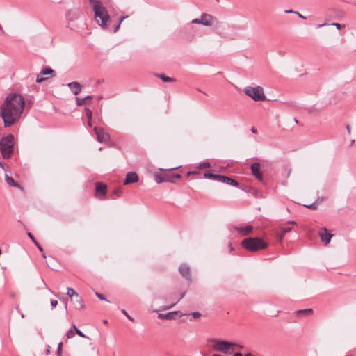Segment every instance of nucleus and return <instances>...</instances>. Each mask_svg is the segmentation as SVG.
<instances>
[{"label":"nucleus","mask_w":356,"mask_h":356,"mask_svg":"<svg viewBox=\"0 0 356 356\" xmlns=\"http://www.w3.org/2000/svg\"><path fill=\"white\" fill-rule=\"evenodd\" d=\"M25 106L24 97L17 93H10L0 106V116L4 127L13 125L20 119Z\"/></svg>","instance_id":"1"},{"label":"nucleus","mask_w":356,"mask_h":356,"mask_svg":"<svg viewBox=\"0 0 356 356\" xmlns=\"http://www.w3.org/2000/svg\"><path fill=\"white\" fill-rule=\"evenodd\" d=\"M94 13L95 22L102 28H106L111 20L107 9L98 0H90Z\"/></svg>","instance_id":"2"},{"label":"nucleus","mask_w":356,"mask_h":356,"mask_svg":"<svg viewBox=\"0 0 356 356\" xmlns=\"http://www.w3.org/2000/svg\"><path fill=\"white\" fill-rule=\"evenodd\" d=\"M244 93L255 102L266 99L263 87L260 86H248L243 89Z\"/></svg>","instance_id":"3"},{"label":"nucleus","mask_w":356,"mask_h":356,"mask_svg":"<svg viewBox=\"0 0 356 356\" xmlns=\"http://www.w3.org/2000/svg\"><path fill=\"white\" fill-rule=\"evenodd\" d=\"M241 245L243 248L250 252H254L265 249L267 244L259 238H248L242 241Z\"/></svg>","instance_id":"4"},{"label":"nucleus","mask_w":356,"mask_h":356,"mask_svg":"<svg viewBox=\"0 0 356 356\" xmlns=\"http://www.w3.org/2000/svg\"><path fill=\"white\" fill-rule=\"evenodd\" d=\"M14 146V137L11 134L1 138L0 141V149L3 157L8 159L11 156Z\"/></svg>","instance_id":"5"},{"label":"nucleus","mask_w":356,"mask_h":356,"mask_svg":"<svg viewBox=\"0 0 356 356\" xmlns=\"http://www.w3.org/2000/svg\"><path fill=\"white\" fill-rule=\"evenodd\" d=\"M234 346H236L238 348H243L240 345L225 341L214 340L213 341V348L216 351L222 352L225 354L230 353L232 351V348Z\"/></svg>","instance_id":"6"},{"label":"nucleus","mask_w":356,"mask_h":356,"mask_svg":"<svg viewBox=\"0 0 356 356\" xmlns=\"http://www.w3.org/2000/svg\"><path fill=\"white\" fill-rule=\"evenodd\" d=\"M204 177L207 179H211L217 180L218 181L225 183L229 185H233V186L238 185L237 182L235 180H234L228 177H225V176L214 175V174H212L210 172H206L204 174Z\"/></svg>","instance_id":"7"},{"label":"nucleus","mask_w":356,"mask_h":356,"mask_svg":"<svg viewBox=\"0 0 356 356\" xmlns=\"http://www.w3.org/2000/svg\"><path fill=\"white\" fill-rule=\"evenodd\" d=\"M95 132L97 135V140L100 143H108L110 139L109 134L102 128L95 127Z\"/></svg>","instance_id":"8"},{"label":"nucleus","mask_w":356,"mask_h":356,"mask_svg":"<svg viewBox=\"0 0 356 356\" xmlns=\"http://www.w3.org/2000/svg\"><path fill=\"white\" fill-rule=\"evenodd\" d=\"M54 70L51 68H45L42 70L40 74L37 76L36 81L38 83H41L44 80L47 79L49 76H54Z\"/></svg>","instance_id":"9"},{"label":"nucleus","mask_w":356,"mask_h":356,"mask_svg":"<svg viewBox=\"0 0 356 356\" xmlns=\"http://www.w3.org/2000/svg\"><path fill=\"white\" fill-rule=\"evenodd\" d=\"M202 24L206 26H210L214 24L216 19L210 14L204 13L201 15Z\"/></svg>","instance_id":"10"},{"label":"nucleus","mask_w":356,"mask_h":356,"mask_svg":"<svg viewBox=\"0 0 356 356\" xmlns=\"http://www.w3.org/2000/svg\"><path fill=\"white\" fill-rule=\"evenodd\" d=\"M139 180L138 175L134 172H129L127 174L124 181V185L136 183Z\"/></svg>","instance_id":"11"},{"label":"nucleus","mask_w":356,"mask_h":356,"mask_svg":"<svg viewBox=\"0 0 356 356\" xmlns=\"http://www.w3.org/2000/svg\"><path fill=\"white\" fill-rule=\"evenodd\" d=\"M319 236L321 237V241L326 245L330 242L331 238L332 237V234L329 233L326 228H322L321 229V231L319 232Z\"/></svg>","instance_id":"12"},{"label":"nucleus","mask_w":356,"mask_h":356,"mask_svg":"<svg viewBox=\"0 0 356 356\" xmlns=\"http://www.w3.org/2000/svg\"><path fill=\"white\" fill-rule=\"evenodd\" d=\"M154 177L156 183L160 184L162 182L171 181V178L166 173L154 172Z\"/></svg>","instance_id":"13"},{"label":"nucleus","mask_w":356,"mask_h":356,"mask_svg":"<svg viewBox=\"0 0 356 356\" xmlns=\"http://www.w3.org/2000/svg\"><path fill=\"white\" fill-rule=\"evenodd\" d=\"M106 192V186L103 184L97 183L95 188V195L99 198H103Z\"/></svg>","instance_id":"14"},{"label":"nucleus","mask_w":356,"mask_h":356,"mask_svg":"<svg viewBox=\"0 0 356 356\" xmlns=\"http://www.w3.org/2000/svg\"><path fill=\"white\" fill-rule=\"evenodd\" d=\"M252 174L259 180L262 179V175L259 171V165L258 163H253L251 166Z\"/></svg>","instance_id":"15"},{"label":"nucleus","mask_w":356,"mask_h":356,"mask_svg":"<svg viewBox=\"0 0 356 356\" xmlns=\"http://www.w3.org/2000/svg\"><path fill=\"white\" fill-rule=\"evenodd\" d=\"M74 307L77 309H81L84 307V305L83 302L82 298L79 296V295L76 296L74 298V301H72Z\"/></svg>","instance_id":"16"},{"label":"nucleus","mask_w":356,"mask_h":356,"mask_svg":"<svg viewBox=\"0 0 356 356\" xmlns=\"http://www.w3.org/2000/svg\"><path fill=\"white\" fill-rule=\"evenodd\" d=\"M68 86L74 95H77L81 92V86L77 82L70 83Z\"/></svg>","instance_id":"17"},{"label":"nucleus","mask_w":356,"mask_h":356,"mask_svg":"<svg viewBox=\"0 0 356 356\" xmlns=\"http://www.w3.org/2000/svg\"><path fill=\"white\" fill-rule=\"evenodd\" d=\"M236 229L241 236H246L250 234L253 229L251 225H246L244 228L236 227Z\"/></svg>","instance_id":"18"},{"label":"nucleus","mask_w":356,"mask_h":356,"mask_svg":"<svg viewBox=\"0 0 356 356\" xmlns=\"http://www.w3.org/2000/svg\"><path fill=\"white\" fill-rule=\"evenodd\" d=\"M5 180L6 181V183L10 186H15V187H18L20 189H22V188L21 186H19V185L18 184H17L12 177H10L8 175H5Z\"/></svg>","instance_id":"19"},{"label":"nucleus","mask_w":356,"mask_h":356,"mask_svg":"<svg viewBox=\"0 0 356 356\" xmlns=\"http://www.w3.org/2000/svg\"><path fill=\"white\" fill-rule=\"evenodd\" d=\"M47 264L49 266V267L53 270H56L57 268V261L55 260V259L52 257H49L48 259V260L47 261Z\"/></svg>","instance_id":"20"},{"label":"nucleus","mask_w":356,"mask_h":356,"mask_svg":"<svg viewBox=\"0 0 356 356\" xmlns=\"http://www.w3.org/2000/svg\"><path fill=\"white\" fill-rule=\"evenodd\" d=\"M67 294L70 298L71 301H74V298L79 295L72 288H67Z\"/></svg>","instance_id":"21"},{"label":"nucleus","mask_w":356,"mask_h":356,"mask_svg":"<svg viewBox=\"0 0 356 356\" xmlns=\"http://www.w3.org/2000/svg\"><path fill=\"white\" fill-rule=\"evenodd\" d=\"M179 270L184 277H187L189 274V268L185 265L181 266Z\"/></svg>","instance_id":"22"},{"label":"nucleus","mask_w":356,"mask_h":356,"mask_svg":"<svg viewBox=\"0 0 356 356\" xmlns=\"http://www.w3.org/2000/svg\"><path fill=\"white\" fill-rule=\"evenodd\" d=\"M280 230H281V232H282V236H280V241H282V238H283L284 235L286 233L289 232L291 230V228L289 226H288V225H284V226H283V227H282L280 228Z\"/></svg>","instance_id":"23"},{"label":"nucleus","mask_w":356,"mask_h":356,"mask_svg":"<svg viewBox=\"0 0 356 356\" xmlns=\"http://www.w3.org/2000/svg\"><path fill=\"white\" fill-rule=\"evenodd\" d=\"M313 313V310L312 309H306L298 311V314H305V315H310Z\"/></svg>","instance_id":"24"},{"label":"nucleus","mask_w":356,"mask_h":356,"mask_svg":"<svg viewBox=\"0 0 356 356\" xmlns=\"http://www.w3.org/2000/svg\"><path fill=\"white\" fill-rule=\"evenodd\" d=\"M73 328L75 330V333H76L78 335H79L80 337H83V338H85L86 336L85 334L81 331L79 330L74 324H73Z\"/></svg>","instance_id":"25"},{"label":"nucleus","mask_w":356,"mask_h":356,"mask_svg":"<svg viewBox=\"0 0 356 356\" xmlns=\"http://www.w3.org/2000/svg\"><path fill=\"white\" fill-rule=\"evenodd\" d=\"M86 116H87V118L89 121H91L92 120V112L91 110L88 109V108H86Z\"/></svg>","instance_id":"26"},{"label":"nucleus","mask_w":356,"mask_h":356,"mask_svg":"<svg viewBox=\"0 0 356 356\" xmlns=\"http://www.w3.org/2000/svg\"><path fill=\"white\" fill-rule=\"evenodd\" d=\"M66 336L68 339L73 338L75 336V330H70L67 331Z\"/></svg>","instance_id":"27"},{"label":"nucleus","mask_w":356,"mask_h":356,"mask_svg":"<svg viewBox=\"0 0 356 356\" xmlns=\"http://www.w3.org/2000/svg\"><path fill=\"white\" fill-rule=\"evenodd\" d=\"M209 167H210V163H208V162L201 163L199 165V168L200 169L207 168H209Z\"/></svg>","instance_id":"28"},{"label":"nucleus","mask_w":356,"mask_h":356,"mask_svg":"<svg viewBox=\"0 0 356 356\" xmlns=\"http://www.w3.org/2000/svg\"><path fill=\"white\" fill-rule=\"evenodd\" d=\"M76 102L78 105H83L86 103V99H84V98L81 99V98L76 97Z\"/></svg>","instance_id":"29"},{"label":"nucleus","mask_w":356,"mask_h":356,"mask_svg":"<svg viewBox=\"0 0 356 356\" xmlns=\"http://www.w3.org/2000/svg\"><path fill=\"white\" fill-rule=\"evenodd\" d=\"M160 77L161 78V79L165 81V82H169V81H172V79L170 78V77H168V76H165L164 75H161Z\"/></svg>","instance_id":"30"},{"label":"nucleus","mask_w":356,"mask_h":356,"mask_svg":"<svg viewBox=\"0 0 356 356\" xmlns=\"http://www.w3.org/2000/svg\"><path fill=\"white\" fill-rule=\"evenodd\" d=\"M193 24H202V22H201V17L200 19H194L192 20L191 22Z\"/></svg>","instance_id":"31"},{"label":"nucleus","mask_w":356,"mask_h":356,"mask_svg":"<svg viewBox=\"0 0 356 356\" xmlns=\"http://www.w3.org/2000/svg\"><path fill=\"white\" fill-rule=\"evenodd\" d=\"M192 316L194 318H198L200 316V314L198 312H193Z\"/></svg>","instance_id":"32"},{"label":"nucleus","mask_w":356,"mask_h":356,"mask_svg":"<svg viewBox=\"0 0 356 356\" xmlns=\"http://www.w3.org/2000/svg\"><path fill=\"white\" fill-rule=\"evenodd\" d=\"M51 305L53 308L56 307L58 305V301L56 300H51Z\"/></svg>","instance_id":"33"},{"label":"nucleus","mask_w":356,"mask_h":356,"mask_svg":"<svg viewBox=\"0 0 356 356\" xmlns=\"http://www.w3.org/2000/svg\"><path fill=\"white\" fill-rule=\"evenodd\" d=\"M330 25L334 26L339 30L341 29V24L339 23H332V24H330Z\"/></svg>","instance_id":"34"},{"label":"nucleus","mask_w":356,"mask_h":356,"mask_svg":"<svg viewBox=\"0 0 356 356\" xmlns=\"http://www.w3.org/2000/svg\"><path fill=\"white\" fill-rule=\"evenodd\" d=\"M120 25L121 24H120L119 22L118 23V24L115 26L114 28V32H117L118 31V29H120Z\"/></svg>","instance_id":"35"},{"label":"nucleus","mask_w":356,"mask_h":356,"mask_svg":"<svg viewBox=\"0 0 356 356\" xmlns=\"http://www.w3.org/2000/svg\"><path fill=\"white\" fill-rule=\"evenodd\" d=\"M96 296L102 300H105L106 299L103 297L102 295L98 293H96Z\"/></svg>","instance_id":"36"},{"label":"nucleus","mask_w":356,"mask_h":356,"mask_svg":"<svg viewBox=\"0 0 356 356\" xmlns=\"http://www.w3.org/2000/svg\"><path fill=\"white\" fill-rule=\"evenodd\" d=\"M127 17H128L127 16L121 17L119 19V23H120V24H122V22L125 19H127Z\"/></svg>","instance_id":"37"},{"label":"nucleus","mask_w":356,"mask_h":356,"mask_svg":"<svg viewBox=\"0 0 356 356\" xmlns=\"http://www.w3.org/2000/svg\"><path fill=\"white\" fill-rule=\"evenodd\" d=\"M122 313L129 318L130 319L131 321H133V319L128 315V314L127 313V312L125 310H122Z\"/></svg>","instance_id":"38"},{"label":"nucleus","mask_w":356,"mask_h":356,"mask_svg":"<svg viewBox=\"0 0 356 356\" xmlns=\"http://www.w3.org/2000/svg\"><path fill=\"white\" fill-rule=\"evenodd\" d=\"M62 345H63V344H62V343H60L58 344V354H60V353L61 348H62Z\"/></svg>","instance_id":"39"},{"label":"nucleus","mask_w":356,"mask_h":356,"mask_svg":"<svg viewBox=\"0 0 356 356\" xmlns=\"http://www.w3.org/2000/svg\"><path fill=\"white\" fill-rule=\"evenodd\" d=\"M29 236L30 237V238L35 243V241L34 239V238L33 237V236L31 235V234L29 233Z\"/></svg>","instance_id":"40"},{"label":"nucleus","mask_w":356,"mask_h":356,"mask_svg":"<svg viewBox=\"0 0 356 356\" xmlns=\"http://www.w3.org/2000/svg\"><path fill=\"white\" fill-rule=\"evenodd\" d=\"M296 14H297L300 18H302V19H305L306 17H304L303 15H302L300 13H295Z\"/></svg>","instance_id":"41"},{"label":"nucleus","mask_w":356,"mask_h":356,"mask_svg":"<svg viewBox=\"0 0 356 356\" xmlns=\"http://www.w3.org/2000/svg\"><path fill=\"white\" fill-rule=\"evenodd\" d=\"M233 356H243L241 353H236L233 355Z\"/></svg>","instance_id":"42"},{"label":"nucleus","mask_w":356,"mask_h":356,"mask_svg":"<svg viewBox=\"0 0 356 356\" xmlns=\"http://www.w3.org/2000/svg\"><path fill=\"white\" fill-rule=\"evenodd\" d=\"M172 177H173V178H179V177H180V175H178V174H177V175H172Z\"/></svg>","instance_id":"43"},{"label":"nucleus","mask_w":356,"mask_h":356,"mask_svg":"<svg viewBox=\"0 0 356 356\" xmlns=\"http://www.w3.org/2000/svg\"><path fill=\"white\" fill-rule=\"evenodd\" d=\"M244 356H254V355H252V354H251V353H247V354H245V355H244Z\"/></svg>","instance_id":"44"},{"label":"nucleus","mask_w":356,"mask_h":356,"mask_svg":"<svg viewBox=\"0 0 356 356\" xmlns=\"http://www.w3.org/2000/svg\"><path fill=\"white\" fill-rule=\"evenodd\" d=\"M117 195H118L120 193V191H116L114 192Z\"/></svg>","instance_id":"45"},{"label":"nucleus","mask_w":356,"mask_h":356,"mask_svg":"<svg viewBox=\"0 0 356 356\" xmlns=\"http://www.w3.org/2000/svg\"><path fill=\"white\" fill-rule=\"evenodd\" d=\"M0 168H1L3 169L4 168V166H3V163L1 161H0Z\"/></svg>","instance_id":"46"},{"label":"nucleus","mask_w":356,"mask_h":356,"mask_svg":"<svg viewBox=\"0 0 356 356\" xmlns=\"http://www.w3.org/2000/svg\"><path fill=\"white\" fill-rule=\"evenodd\" d=\"M88 126H90V127H91V126H92L91 121H89V120H88Z\"/></svg>","instance_id":"47"},{"label":"nucleus","mask_w":356,"mask_h":356,"mask_svg":"<svg viewBox=\"0 0 356 356\" xmlns=\"http://www.w3.org/2000/svg\"><path fill=\"white\" fill-rule=\"evenodd\" d=\"M286 13H293V11H292V10H286ZM296 13V12H294V13Z\"/></svg>","instance_id":"48"},{"label":"nucleus","mask_w":356,"mask_h":356,"mask_svg":"<svg viewBox=\"0 0 356 356\" xmlns=\"http://www.w3.org/2000/svg\"><path fill=\"white\" fill-rule=\"evenodd\" d=\"M90 98H91V97H90V96H87V97H85L84 99H86H86H90Z\"/></svg>","instance_id":"49"},{"label":"nucleus","mask_w":356,"mask_h":356,"mask_svg":"<svg viewBox=\"0 0 356 356\" xmlns=\"http://www.w3.org/2000/svg\"><path fill=\"white\" fill-rule=\"evenodd\" d=\"M252 131L253 133H256V130H255V129L254 127L252 128Z\"/></svg>","instance_id":"50"},{"label":"nucleus","mask_w":356,"mask_h":356,"mask_svg":"<svg viewBox=\"0 0 356 356\" xmlns=\"http://www.w3.org/2000/svg\"><path fill=\"white\" fill-rule=\"evenodd\" d=\"M325 25H326V24H319V25H318V26H319V27H321V26H325Z\"/></svg>","instance_id":"51"},{"label":"nucleus","mask_w":356,"mask_h":356,"mask_svg":"<svg viewBox=\"0 0 356 356\" xmlns=\"http://www.w3.org/2000/svg\"><path fill=\"white\" fill-rule=\"evenodd\" d=\"M305 207L310 208V207H312V204H311V205H305Z\"/></svg>","instance_id":"52"},{"label":"nucleus","mask_w":356,"mask_h":356,"mask_svg":"<svg viewBox=\"0 0 356 356\" xmlns=\"http://www.w3.org/2000/svg\"><path fill=\"white\" fill-rule=\"evenodd\" d=\"M170 314H168L165 316V317H166V318H170Z\"/></svg>","instance_id":"53"},{"label":"nucleus","mask_w":356,"mask_h":356,"mask_svg":"<svg viewBox=\"0 0 356 356\" xmlns=\"http://www.w3.org/2000/svg\"><path fill=\"white\" fill-rule=\"evenodd\" d=\"M39 248V249L42 251V249L41 248V247H40L39 245L38 246Z\"/></svg>","instance_id":"54"}]
</instances>
